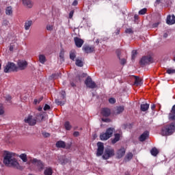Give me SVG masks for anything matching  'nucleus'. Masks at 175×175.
<instances>
[{
    "label": "nucleus",
    "instance_id": "1",
    "mask_svg": "<svg viewBox=\"0 0 175 175\" xmlns=\"http://www.w3.org/2000/svg\"><path fill=\"white\" fill-rule=\"evenodd\" d=\"M18 66L16 64L9 62L4 67V73H10V72H17L18 69L20 70H24L27 66H28V62L25 60H18L17 62Z\"/></svg>",
    "mask_w": 175,
    "mask_h": 175
},
{
    "label": "nucleus",
    "instance_id": "2",
    "mask_svg": "<svg viewBox=\"0 0 175 175\" xmlns=\"http://www.w3.org/2000/svg\"><path fill=\"white\" fill-rule=\"evenodd\" d=\"M3 163L8 167H15L16 169L21 170V166H20L17 159L13 157V153L8 150L4 151Z\"/></svg>",
    "mask_w": 175,
    "mask_h": 175
},
{
    "label": "nucleus",
    "instance_id": "3",
    "mask_svg": "<svg viewBox=\"0 0 175 175\" xmlns=\"http://www.w3.org/2000/svg\"><path fill=\"white\" fill-rule=\"evenodd\" d=\"M175 132V122L165 125L161 129L163 136H171Z\"/></svg>",
    "mask_w": 175,
    "mask_h": 175
},
{
    "label": "nucleus",
    "instance_id": "4",
    "mask_svg": "<svg viewBox=\"0 0 175 175\" xmlns=\"http://www.w3.org/2000/svg\"><path fill=\"white\" fill-rule=\"evenodd\" d=\"M43 118H44V116L42 113L38 114L36 118H33V116L29 115L27 118H25V122L30 125V126H34V125H36L37 120L42 121Z\"/></svg>",
    "mask_w": 175,
    "mask_h": 175
},
{
    "label": "nucleus",
    "instance_id": "5",
    "mask_svg": "<svg viewBox=\"0 0 175 175\" xmlns=\"http://www.w3.org/2000/svg\"><path fill=\"white\" fill-rule=\"evenodd\" d=\"M114 128H108L106 130L105 133L100 135V140H109V139H110L113 136V133L114 132Z\"/></svg>",
    "mask_w": 175,
    "mask_h": 175
},
{
    "label": "nucleus",
    "instance_id": "6",
    "mask_svg": "<svg viewBox=\"0 0 175 175\" xmlns=\"http://www.w3.org/2000/svg\"><path fill=\"white\" fill-rule=\"evenodd\" d=\"M31 162L34 166L37 167V169L38 172H42V170H44V163L41 160H39L38 159H33L31 160Z\"/></svg>",
    "mask_w": 175,
    "mask_h": 175
},
{
    "label": "nucleus",
    "instance_id": "7",
    "mask_svg": "<svg viewBox=\"0 0 175 175\" xmlns=\"http://www.w3.org/2000/svg\"><path fill=\"white\" fill-rule=\"evenodd\" d=\"M114 155H116L114 149L107 148L104 151L103 158L105 160H107L109 159V158H111V157H114Z\"/></svg>",
    "mask_w": 175,
    "mask_h": 175
},
{
    "label": "nucleus",
    "instance_id": "8",
    "mask_svg": "<svg viewBox=\"0 0 175 175\" xmlns=\"http://www.w3.org/2000/svg\"><path fill=\"white\" fill-rule=\"evenodd\" d=\"M61 99H62V100L59 99L55 100L56 105H58V106H64V105L66 103V92L64 90L61 92Z\"/></svg>",
    "mask_w": 175,
    "mask_h": 175
},
{
    "label": "nucleus",
    "instance_id": "9",
    "mask_svg": "<svg viewBox=\"0 0 175 175\" xmlns=\"http://www.w3.org/2000/svg\"><path fill=\"white\" fill-rule=\"evenodd\" d=\"M85 84L88 88H92V90L94 88H96V83H95L94 81H92V78L90 77H88L85 81Z\"/></svg>",
    "mask_w": 175,
    "mask_h": 175
},
{
    "label": "nucleus",
    "instance_id": "10",
    "mask_svg": "<svg viewBox=\"0 0 175 175\" xmlns=\"http://www.w3.org/2000/svg\"><path fill=\"white\" fill-rule=\"evenodd\" d=\"M97 147L98 148H97L96 156L101 157V155H103V151H105V146L103 145V142H98Z\"/></svg>",
    "mask_w": 175,
    "mask_h": 175
},
{
    "label": "nucleus",
    "instance_id": "11",
    "mask_svg": "<svg viewBox=\"0 0 175 175\" xmlns=\"http://www.w3.org/2000/svg\"><path fill=\"white\" fill-rule=\"evenodd\" d=\"M152 62V57L151 56H144L140 60L141 65H146V64H150Z\"/></svg>",
    "mask_w": 175,
    "mask_h": 175
},
{
    "label": "nucleus",
    "instance_id": "12",
    "mask_svg": "<svg viewBox=\"0 0 175 175\" xmlns=\"http://www.w3.org/2000/svg\"><path fill=\"white\" fill-rule=\"evenodd\" d=\"M82 50L86 53V54H90L91 53H94L95 50V47L94 46H88V45H84L82 48Z\"/></svg>",
    "mask_w": 175,
    "mask_h": 175
},
{
    "label": "nucleus",
    "instance_id": "13",
    "mask_svg": "<svg viewBox=\"0 0 175 175\" xmlns=\"http://www.w3.org/2000/svg\"><path fill=\"white\" fill-rule=\"evenodd\" d=\"M74 41L75 43V46H77L79 49H80V47H81L83 44H84V40L79 37L74 38Z\"/></svg>",
    "mask_w": 175,
    "mask_h": 175
},
{
    "label": "nucleus",
    "instance_id": "14",
    "mask_svg": "<svg viewBox=\"0 0 175 175\" xmlns=\"http://www.w3.org/2000/svg\"><path fill=\"white\" fill-rule=\"evenodd\" d=\"M125 152H126L125 148H121L120 149L118 150L116 152L118 159H121V158L125 155Z\"/></svg>",
    "mask_w": 175,
    "mask_h": 175
},
{
    "label": "nucleus",
    "instance_id": "15",
    "mask_svg": "<svg viewBox=\"0 0 175 175\" xmlns=\"http://www.w3.org/2000/svg\"><path fill=\"white\" fill-rule=\"evenodd\" d=\"M166 23L168 25H173V24L175 23V16L174 15H168L167 16V19H166Z\"/></svg>",
    "mask_w": 175,
    "mask_h": 175
},
{
    "label": "nucleus",
    "instance_id": "16",
    "mask_svg": "<svg viewBox=\"0 0 175 175\" xmlns=\"http://www.w3.org/2000/svg\"><path fill=\"white\" fill-rule=\"evenodd\" d=\"M22 2L23 5L29 9H32L33 7V2H32V0H22Z\"/></svg>",
    "mask_w": 175,
    "mask_h": 175
},
{
    "label": "nucleus",
    "instance_id": "17",
    "mask_svg": "<svg viewBox=\"0 0 175 175\" xmlns=\"http://www.w3.org/2000/svg\"><path fill=\"white\" fill-rule=\"evenodd\" d=\"M150 133L148 131L144 132L143 134H142L139 137V142H145L147 139V137H148Z\"/></svg>",
    "mask_w": 175,
    "mask_h": 175
},
{
    "label": "nucleus",
    "instance_id": "18",
    "mask_svg": "<svg viewBox=\"0 0 175 175\" xmlns=\"http://www.w3.org/2000/svg\"><path fill=\"white\" fill-rule=\"evenodd\" d=\"M101 114L104 117H109L110 116V114H111V112L110 111V109L104 108L101 110Z\"/></svg>",
    "mask_w": 175,
    "mask_h": 175
},
{
    "label": "nucleus",
    "instance_id": "19",
    "mask_svg": "<svg viewBox=\"0 0 175 175\" xmlns=\"http://www.w3.org/2000/svg\"><path fill=\"white\" fill-rule=\"evenodd\" d=\"M55 146L57 148H65V147H66V143H65L64 141H57L56 142Z\"/></svg>",
    "mask_w": 175,
    "mask_h": 175
},
{
    "label": "nucleus",
    "instance_id": "20",
    "mask_svg": "<svg viewBox=\"0 0 175 175\" xmlns=\"http://www.w3.org/2000/svg\"><path fill=\"white\" fill-rule=\"evenodd\" d=\"M120 139H121V135H120V133L114 134V138L111 139V144H116V143L120 142Z\"/></svg>",
    "mask_w": 175,
    "mask_h": 175
},
{
    "label": "nucleus",
    "instance_id": "21",
    "mask_svg": "<svg viewBox=\"0 0 175 175\" xmlns=\"http://www.w3.org/2000/svg\"><path fill=\"white\" fill-rule=\"evenodd\" d=\"M124 110H125V108L124 107V106L117 107L116 111H114V114L116 116H118V114H121V113H122Z\"/></svg>",
    "mask_w": 175,
    "mask_h": 175
},
{
    "label": "nucleus",
    "instance_id": "22",
    "mask_svg": "<svg viewBox=\"0 0 175 175\" xmlns=\"http://www.w3.org/2000/svg\"><path fill=\"white\" fill-rule=\"evenodd\" d=\"M59 57V60L62 62H65V51H64V49H61Z\"/></svg>",
    "mask_w": 175,
    "mask_h": 175
},
{
    "label": "nucleus",
    "instance_id": "23",
    "mask_svg": "<svg viewBox=\"0 0 175 175\" xmlns=\"http://www.w3.org/2000/svg\"><path fill=\"white\" fill-rule=\"evenodd\" d=\"M32 25V21H27L25 22V31L29 30L31 26Z\"/></svg>",
    "mask_w": 175,
    "mask_h": 175
},
{
    "label": "nucleus",
    "instance_id": "24",
    "mask_svg": "<svg viewBox=\"0 0 175 175\" xmlns=\"http://www.w3.org/2000/svg\"><path fill=\"white\" fill-rule=\"evenodd\" d=\"M44 175H53V168L51 167H46L44 171Z\"/></svg>",
    "mask_w": 175,
    "mask_h": 175
},
{
    "label": "nucleus",
    "instance_id": "25",
    "mask_svg": "<svg viewBox=\"0 0 175 175\" xmlns=\"http://www.w3.org/2000/svg\"><path fill=\"white\" fill-rule=\"evenodd\" d=\"M150 154L153 157H157L159 154V150L155 147L152 148L150 150Z\"/></svg>",
    "mask_w": 175,
    "mask_h": 175
},
{
    "label": "nucleus",
    "instance_id": "26",
    "mask_svg": "<svg viewBox=\"0 0 175 175\" xmlns=\"http://www.w3.org/2000/svg\"><path fill=\"white\" fill-rule=\"evenodd\" d=\"M135 79L134 84L135 85H142V84H143V80L142 79L138 77H135Z\"/></svg>",
    "mask_w": 175,
    "mask_h": 175
},
{
    "label": "nucleus",
    "instance_id": "27",
    "mask_svg": "<svg viewBox=\"0 0 175 175\" xmlns=\"http://www.w3.org/2000/svg\"><path fill=\"white\" fill-rule=\"evenodd\" d=\"M150 109V105L149 104H142L141 105V111H147Z\"/></svg>",
    "mask_w": 175,
    "mask_h": 175
},
{
    "label": "nucleus",
    "instance_id": "28",
    "mask_svg": "<svg viewBox=\"0 0 175 175\" xmlns=\"http://www.w3.org/2000/svg\"><path fill=\"white\" fill-rule=\"evenodd\" d=\"M132 158H133V154L132 152H129L124 157V161H131V159H132Z\"/></svg>",
    "mask_w": 175,
    "mask_h": 175
},
{
    "label": "nucleus",
    "instance_id": "29",
    "mask_svg": "<svg viewBox=\"0 0 175 175\" xmlns=\"http://www.w3.org/2000/svg\"><path fill=\"white\" fill-rule=\"evenodd\" d=\"M13 14V8L12 6L7 7L5 9V14L10 16V14Z\"/></svg>",
    "mask_w": 175,
    "mask_h": 175
},
{
    "label": "nucleus",
    "instance_id": "30",
    "mask_svg": "<svg viewBox=\"0 0 175 175\" xmlns=\"http://www.w3.org/2000/svg\"><path fill=\"white\" fill-rule=\"evenodd\" d=\"M75 65H77V66H79V68H83L84 64L83 63V60L80 59H77L75 62Z\"/></svg>",
    "mask_w": 175,
    "mask_h": 175
},
{
    "label": "nucleus",
    "instance_id": "31",
    "mask_svg": "<svg viewBox=\"0 0 175 175\" xmlns=\"http://www.w3.org/2000/svg\"><path fill=\"white\" fill-rule=\"evenodd\" d=\"M170 121H175V112H170L168 115Z\"/></svg>",
    "mask_w": 175,
    "mask_h": 175
},
{
    "label": "nucleus",
    "instance_id": "32",
    "mask_svg": "<svg viewBox=\"0 0 175 175\" xmlns=\"http://www.w3.org/2000/svg\"><path fill=\"white\" fill-rule=\"evenodd\" d=\"M70 59H72V61H75L76 59V51H71L70 52Z\"/></svg>",
    "mask_w": 175,
    "mask_h": 175
},
{
    "label": "nucleus",
    "instance_id": "33",
    "mask_svg": "<svg viewBox=\"0 0 175 175\" xmlns=\"http://www.w3.org/2000/svg\"><path fill=\"white\" fill-rule=\"evenodd\" d=\"M19 158H21V159H22L23 162H27L28 161V158L27 157V154H21L19 156Z\"/></svg>",
    "mask_w": 175,
    "mask_h": 175
},
{
    "label": "nucleus",
    "instance_id": "34",
    "mask_svg": "<svg viewBox=\"0 0 175 175\" xmlns=\"http://www.w3.org/2000/svg\"><path fill=\"white\" fill-rule=\"evenodd\" d=\"M39 62H40V64H44V62H46V56H44V55H40Z\"/></svg>",
    "mask_w": 175,
    "mask_h": 175
},
{
    "label": "nucleus",
    "instance_id": "35",
    "mask_svg": "<svg viewBox=\"0 0 175 175\" xmlns=\"http://www.w3.org/2000/svg\"><path fill=\"white\" fill-rule=\"evenodd\" d=\"M64 126H65L66 131H70V129H72V126L70 125V122H69L68 121L65 122Z\"/></svg>",
    "mask_w": 175,
    "mask_h": 175
},
{
    "label": "nucleus",
    "instance_id": "36",
    "mask_svg": "<svg viewBox=\"0 0 175 175\" xmlns=\"http://www.w3.org/2000/svg\"><path fill=\"white\" fill-rule=\"evenodd\" d=\"M138 13L141 16L146 14V13H147V8H143V9L140 10Z\"/></svg>",
    "mask_w": 175,
    "mask_h": 175
},
{
    "label": "nucleus",
    "instance_id": "37",
    "mask_svg": "<svg viewBox=\"0 0 175 175\" xmlns=\"http://www.w3.org/2000/svg\"><path fill=\"white\" fill-rule=\"evenodd\" d=\"M59 75L58 73L52 74V75L49 77L51 80L58 79Z\"/></svg>",
    "mask_w": 175,
    "mask_h": 175
},
{
    "label": "nucleus",
    "instance_id": "38",
    "mask_svg": "<svg viewBox=\"0 0 175 175\" xmlns=\"http://www.w3.org/2000/svg\"><path fill=\"white\" fill-rule=\"evenodd\" d=\"M5 99L6 100V102H8L9 103H12V96L6 95L5 96Z\"/></svg>",
    "mask_w": 175,
    "mask_h": 175
},
{
    "label": "nucleus",
    "instance_id": "39",
    "mask_svg": "<svg viewBox=\"0 0 175 175\" xmlns=\"http://www.w3.org/2000/svg\"><path fill=\"white\" fill-rule=\"evenodd\" d=\"M167 73L168 75H174L175 73V69H172V68H169L167 70Z\"/></svg>",
    "mask_w": 175,
    "mask_h": 175
},
{
    "label": "nucleus",
    "instance_id": "40",
    "mask_svg": "<svg viewBox=\"0 0 175 175\" xmlns=\"http://www.w3.org/2000/svg\"><path fill=\"white\" fill-rule=\"evenodd\" d=\"M136 55H137V51L133 50L132 51V55H131L132 59H135V58H136Z\"/></svg>",
    "mask_w": 175,
    "mask_h": 175
},
{
    "label": "nucleus",
    "instance_id": "41",
    "mask_svg": "<svg viewBox=\"0 0 175 175\" xmlns=\"http://www.w3.org/2000/svg\"><path fill=\"white\" fill-rule=\"evenodd\" d=\"M85 76H87V74L83 73L81 76L77 75V78L78 79V80H79V81H81V77H85Z\"/></svg>",
    "mask_w": 175,
    "mask_h": 175
},
{
    "label": "nucleus",
    "instance_id": "42",
    "mask_svg": "<svg viewBox=\"0 0 175 175\" xmlns=\"http://www.w3.org/2000/svg\"><path fill=\"white\" fill-rule=\"evenodd\" d=\"M5 113V111L3 110V105L2 104H0V116H2Z\"/></svg>",
    "mask_w": 175,
    "mask_h": 175
},
{
    "label": "nucleus",
    "instance_id": "43",
    "mask_svg": "<svg viewBox=\"0 0 175 175\" xmlns=\"http://www.w3.org/2000/svg\"><path fill=\"white\" fill-rule=\"evenodd\" d=\"M109 103H111V105H114V103H116V98H110L109 99Z\"/></svg>",
    "mask_w": 175,
    "mask_h": 175
},
{
    "label": "nucleus",
    "instance_id": "44",
    "mask_svg": "<svg viewBox=\"0 0 175 175\" xmlns=\"http://www.w3.org/2000/svg\"><path fill=\"white\" fill-rule=\"evenodd\" d=\"M126 33H133V30L131 28L126 29L125 30Z\"/></svg>",
    "mask_w": 175,
    "mask_h": 175
},
{
    "label": "nucleus",
    "instance_id": "45",
    "mask_svg": "<svg viewBox=\"0 0 175 175\" xmlns=\"http://www.w3.org/2000/svg\"><path fill=\"white\" fill-rule=\"evenodd\" d=\"M120 64L122 65H125V64H126V59H124V58L120 59Z\"/></svg>",
    "mask_w": 175,
    "mask_h": 175
},
{
    "label": "nucleus",
    "instance_id": "46",
    "mask_svg": "<svg viewBox=\"0 0 175 175\" xmlns=\"http://www.w3.org/2000/svg\"><path fill=\"white\" fill-rule=\"evenodd\" d=\"M44 111H47V110H50V105L46 104L44 107Z\"/></svg>",
    "mask_w": 175,
    "mask_h": 175
},
{
    "label": "nucleus",
    "instance_id": "47",
    "mask_svg": "<svg viewBox=\"0 0 175 175\" xmlns=\"http://www.w3.org/2000/svg\"><path fill=\"white\" fill-rule=\"evenodd\" d=\"M159 24H161L160 22H157V23H153L152 27H153V28H158Z\"/></svg>",
    "mask_w": 175,
    "mask_h": 175
},
{
    "label": "nucleus",
    "instance_id": "48",
    "mask_svg": "<svg viewBox=\"0 0 175 175\" xmlns=\"http://www.w3.org/2000/svg\"><path fill=\"white\" fill-rule=\"evenodd\" d=\"M42 136H44V137H49L50 133H46V132H43L42 133Z\"/></svg>",
    "mask_w": 175,
    "mask_h": 175
},
{
    "label": "nucleus",
    "instance_id": "49",
    "mask_svg": "<svg viewBox=\"0 0 175 175\" xmlns=\"http://www.w3.org/2000/svg\"><path fill=\"white\" fill-rule=\"evenodd\" d=\"M73 136H75V137H77L80 136V133L79 131H75L73 133Z\"/></svg>",
    "mask_w": 175,
    "mask_h": 175
},
{
    "label": "nucleus",
    "instance_id": "50",
    "mask_svg": "<svg viewBox=\"0 0 175 175\" xmlns=\"http://www.w3.org/2000/svg\"><path fill=\"white\" fill-rule=\"evenodd\" d=\"M75 14L74 10H71L69 13V18H72L73 17V14Z\"/></svg>",
    "mask_w": 175,
    "mask_h": 175
},
{
    "label": "nucleus",
    "instance_id": "51",
    "mask_svg": "<svg viewBox=\"0 0 175 175\" xmlns=\"http://www.w3.org/2000/svg\"><path fill=\"white\" fill-rule=\"evenodd\" d=\"M46 29L47 31H53V25H47Z\"/></svg>",
    "mask_w": 175,
    "mask_h": 175
},
{
    "label": "nucleus",
    "instance_id": "52",
    "mask_svg": "<svg viewBox=\"0 0 175 175\" xmlns=\"http://www.w3.org/2000/svg\"><path fill=\"white\" fill-rule=\"evenodd\" d=\"M77 5H79V1H77V0H75L72 2V6H77Z\"/></svg>",
    "mask_w": 175,
    "mask_h": 175
},
{
    "label": "nucleus",
    "instance_id": "53",
    "mask_svg": "<svg viewBox=\"0 0 175 175\" xmlns=\"http://www.w3.org/2000/svg\"><path fill=\"white\" fill-rule=\"evenodd\" d=\"M116 54H117L118 57L119 58V59H121V57H120L121 55V52L120 51V50H118L116 51Z\"/></svg>",
    "mask_w": 175,
    "mask_h": 175
},
{
    "label": "nucleus",
    "instance_id": "54",
    "mask_svg": "<svg viewBox=\"0 0 175 175\" xmlns=\"http://www.w3.org/2000/svg\"><path fill=\"white\" fill-rule=\"evenodd\" d=\"M102 121H103V122H109L110 121V119H109V118H102Z\"/></svg>",
    "mask_w": 175,
    "mask_h": 175
},
{
    "label": "nucleus",
    "instance_id": "55",
    "mask_svg": "<svg viewBox=\"0 0 175 175\" xmlns=\"http://www.w3.org/2000/svg\"><path fill=\"white\" fill-rule=\"evenodd\" d=\"M170 112H172V113H175V105H173V107H172V110H171Z\"/></svg>",
    "mask_w": 175,
    "mask_h": 175
},
{
    "label": "nucleus",
    "instance_id": "56",
    "mask_svg": "<svg viewBox=\"0 0 175 175\" xmlns=\"http://www.w3.org/2000/svg\"><path fill=\"white\" fill-rule=\"evenodd\" d=\"M155 107H156L155 104H152V105H151V109H152V110H155Z\"/></svg>",
    "mask_w": 175,
    "mask_h": 175
},
{
    "label": "nucleus",
    "instance_id": "57",
    "mask_svg": "<svg viewBox=\"0 0 175 175\" xmlns=\"http://www.w3.org/2000/svg\"><path fill=\"white\" fill-rule=\"evenodd\" d=\"M134 18H135V20H138V18H139V15L135 14V15H134Z\"/></svg>",
    "mask_w": 175,
    "mask_h": 175
},
{
    "label": "nucleus",
    "instance_id": "58",
    "mask_svg": "<svg viewBox=\"0 0 175 175\" xmlns=\"http://www.w3.org/2000/svg\"><path fill=\"white\" fill-rule=\"evenodd\" d=\"M70 85H71V87H76V84H75V83H73V82H70Z\"/></svg>",
    "mask_w": 175,
    "mask_h": 175
},
{
    "label": "nucleus",
    "instance_id": "59",
    "mask_svg": "<svg viewBox=\"0 0 175 175\" xmlns=\"http://www.w3.org/2000/svg\"><path fill=\"white\" fill-rule=\"evenodd\" d=\"M34 103L35 105H38V103H39V100L38 99H34Z\"/></svg>",
    "mask_w": 175,
    "mask_h": 175
},
{
    "label": "nucleus",
    "instance_id": "60",
    "mask_svg": "<svg viewBox=\"0 0 175 175\" xmlns=\"http://www.w3.org/2000/svg\"><path fill=\"white\" fill-rule=\"evenodd\" d=\"M14 47H13V45H11L10 46V51H13V50H14Z\"/></svg>",
    "mask_w": 175,
    "mask_h": 175
},
{
    "label": "nucleus",
    "instance_id": "61",
    "mask_svg": "<svg viewBox=\"0 0 175 175\" xmlns=\"http://www.w3.org/2000/svg\"><path fill=\"white\" fill-rule=\"evenodd\" d=\"M168 35H167V33H165L163 34V38H165L166 39V38H167Z\"/></svg>",
    "mask_w": 175,
    "mask_h": 175
},
{
    "label": "nucleus",
    "instance_id": "62",
    "mask_svg": "<svg viewBox=\"0 0 175 175\" xmlns=\"http://www.w3.org/2000/svg\"><path fill=\"white\" fill-rule=\"evenodd\" d=\"M42 100H43V97H40L38 100V103H40V102H42Z\"/></svg>",
    "mask_w": 175,
    "mask_h": 175
},
{
    "label": "nucleus",
    "instance_id": "63",
    "mask_svg": "<svg viewBox=\"0 0 175 175\" xmlns=\"http://www.w3.org/2000/svg\"><path fill=\"white\" fill-rule=\"evenodd\" d=\"M116 35H120V29H117Z\"/></svg>",
    "mask_w": 175,
    "mask_h": 175
},
{
    "label": "nucleus",
    "instance_id": "64",
    "mask_svg": "<svg viewBox=\"0 0 175 175\" xmlns=\"http://www.w3.org/2000/svg\"><path fill=\"white\" fill-rule=\"evenodd\" d=\"M174 61L175 62V57H174Z\"/></svg>",
    "mask_w": 175,
    "mask_h": 175
}]
</instances>
